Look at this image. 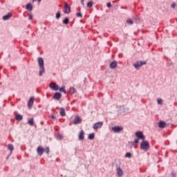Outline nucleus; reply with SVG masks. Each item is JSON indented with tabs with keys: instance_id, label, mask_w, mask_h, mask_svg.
Returning a JSON list of instances; mask_svg holds the SVG:
<instances>
[{
	"instance_id": "c03bdc74",
	"label": "nucleus",
	"mask_w": 177,
	"mask_h": 177,
	"mask_svg": "<svg viewBox=\"0 0 177 177\" xmlns=\"http://www.w3.org/2000/svg\"><path fill=\"white\" fill-rule=\"evenodd\" d=\"M37 0H32V2H35Z\"/></svg>"
},
{
	"instance_id": "1a4fd4ad",
	"label": "nucleus",
	"mask_w": 177,
	"mask_h": 177,
	"mask_svg": "<svg viewBox=\"0 0 177 177\" xmlns=\"http://www.w3.org/2000/svg\"><path fill=\"white\" fill-rule=\"evenodd\" d=\"M53 99H54V100H60V99H62V93L59 92H56L54 94Z\"/></svg>"
},
{
	"instance_id": "49530a36",
	"label": "nucleus",
	"mask_w": 177,
	"mask_h": 177,
	"mask_svg": "<svg viewBox=\"0 0 177 177\" xmlns=\"http://www.w3.org/2000/svg\"><path fill=\"white\" fill-rule=\"evenodd\" d=\"M1 95H2V93H0V96H1Z\"/></svg>"
},
{
	"instance_id": "bb28decb",
	"label": "nucleus",
	"mask_w": 177,
	"mask_h": 177,
	"mask_svg": "<svg viewBox=\"0 0 177 177\" xmlns=\"http://www.w3.org/2000/svg\"><path fill=\"white\" fill-rule=\"evenodd\" d=\"M127 24L132 26L133 24V20L132 19H129L127 20Z\"/></svg>"
},
{
	"instance_id": "2eb2a0df",
	"label": "nucleus",
	"mask_w": 177,
	"mask_h": 177,
	"mask_svg": "<svg viewBox=\"0 0 177 177\" xmlns=\"http://www.w3.org/2000/svg\"><path fill=\"white\" fill-rule=\"evenodd\" d=\"M26 9L28 10L29 12H32V9H34V7L32 6V4L31 3H28L26 6Z\"/></svg>"
},
{
	"instance_id": "c85d7f7f",
	"label": "nucleus",
	"mask_w": 177,
	"mask_h": 177,
	"mask_svg": "<svg viewBox=\"0 0 177 177\" xmlns=\"http://www.w3.org/2000/svg\"><path fill=\"white\" fill-rule=\"evenodd\" d=\"M92 6H93V1H91L87 3V8H92Z\"/></svg>"
},
{
	"instance_id": "412c9836",
	"label": "nucleus",
	"mask_w": 177,
	"mask_h": 177,
	"mask_svg": "<svg viewBox=\"0 0 177 177\" xmlns=\"http://www.w3.org/2000/svg\"><path fill=\"white\" fill-rule=\"evenodd\" d=\"M15 120L17 121H21V120H23V116L21 114L18 113L15 115Z\"/></svg>"
},
{
	"instance_id": "5701e85b",
	"label": "nucleus",
	"mask_w": 177,
	"mask_h": 177,
	"mask_svg": "<svg viewBox=\"0 0 177 177\" xmlns=\"http://www.w3.org/2000/svg\"><path fill=\"white\" fill-rule=\"evenodd\" d=\"M8 150L10 151V154H12V153L13 152V150H15V147H13V145H12V144L8 145Z\"/></svg>"
},
{
	"instance_id": "f704fd0d",
	"label": "nucleus",
	"mask_w": 177,
	"mask_h": 177,
	"mask_svg": "<svg viewBox=\"0 0 177 177\" xmlns=\"http://www.w3.org/2000/svg\"><path fill=\"white\" fill-rule=\"evenodd\" d=\"M77 17H82V13L81 12L77 13Z\"/></svg>"
},
{
	"instance_id": "72a5a7b5",
	"label": "nucleus",
	"mask_w": 177,
	"mask_h": 177,
	"mask_svg": "<svg viewBox=\"0 0 177 177\" xmlns=\"http://www.w3.org/2000/svg\"><path fill=\"white\" fill-rule=\"evenodd\" d=\"M171 6L173 9H175V8H176V3H173Z\"/></svg>"
},
{
	"instance_id": "c9c22d12",
	"label": "nucleus",
	"mask_w": 177,
	"mask_h": 177,
	"mask_svg": "<svg viewBox=\"0 0 177 177\" xmlns=\"http://www.w3.org/2000/svg\"><path fill=\"white\" fill-rule=\"evenodd\" d=\"M133 143H134V145L139 143V139H138V138L136 139V140L133 141Z\"/></svg>"
},
{
	"instance_id": "2f4dec72",
	"label": "nucleus",
	"mask_w": 177,
	"mask_h": 177,
	"mask_svg": "<svg viewBox=\"0 0 177 177\" xmlns=\"http://www.w3.org/2000/svg\"><path fill=\"white\" fill-rule=\"evenodd\" d=\"M57 137L59 138V140H63V136H62V134H58Z\"/></svg>"
},
{
	"instance_id": "39448f33",
	"label": "nucleus",
	"mask_w": 177,
	"mask_h": 177,
	"mask_svg": "<svg viewBox=\"0 0 177 177\" xmlns=\"http://www.w3.org/2000/svg\"><path fill=\"white\" fill-rule=\"evenodd\" d=\"M136 136L138 139H141L142 140H145L146 139V136L143 134V132L139 131L136 133Z\"/></svg>"
},
{
	"instance_id": "58836bf2",
	"label": "nucleus",
	"mask_w": 177,
	"mask_h": 177,
	"mask_svg": "<svg viewBox=\"0 0 177 177\" xmlns=\"http://www.w3.org/2000/svg\"><path fill=\"white\" fill-rule=\"evenodd\" d=\"M51 118H52V120H57L56 116H55L54 115H51Z\"/></svg>"
},
{
	"instance_id": "a19ab883",
	"label": "nucleus",
	"mask_w": 177,
	"mask_h": 177,
	"mask_svg": "<svg viewBox=\"0 0 177 177\" xmlns=\"http://www.w3.org/2000/svg\"><path fill=\"white\" fill-rule=\"evenodd\" d=\"M176 176V174H175V173L171 172V176H172V177H175Z\"/></svg>"
},
{
	"instance_id": "9d476101",
	"label": "nucleus",
	"mask_w": 177,
	"mask_h": 177,
	"mask_svg": "<svg viewBox=\"0 0 177 177\" xmlns=\"http://www.w3.org/2000/svg\"><path fill=\"white\" fill-rule=\"evenodd\" d=\"M79 140H84L85 139V131L84 130H81L78 135Z\"/></svg>"
},
{
	"instance_id": "e433bc0d",
	"label": "nucleus",
	"mask_w": 177,
	"mask_h": 177,
	"mask_svg": "<svg viewBox=\"0 0 177 177\" xmlns=\"http://www.w3.org/2000/svg\"><path fill=\"white\" fill-rule=\"evenodd\" d=\"M106 6H107V8H111V3H106Z\"/></svg>"
},
{
	"instance_id": "6ab92c4d",
	"label": "nucleus",
	"mask_w": 177,
	"mask_h": 177,
	"mask_svg": "<svg viewBox=\"0 0 177 177\" xmlns=\"http://www.w3.org/2000/svg\"><path fill=\"white\" fill-rule=\"evenodd\" d=\"M10 17H12V13L8 12V15H4L3 17V20H9V19H10Z\"/></svg>"
},
{
	"instance_id": "a878e982",
	"label": "nucleus",
	"mask_w": 177,
	"mask_h": 177,
	"mask_svg": "<svg viewBox=\"0 0 177 177\" xmlns=\"http://www.w3.org/2000/svg\"><path fill=\"white\" fill-rule=\"evenodd\" d=\"M62 17V12L60 11H58L55 15V18L59 20V19Z\"/></svg>"
},
{
	"instance_id": "37998d69",
	"label": "nucleus",
	"mask_w": 177,
	"mask_h": 177,
	"mask_svg": "<svg viewBox=\"0 0 177 177\" xmlns=\"http://www.w3.org/2000/svg\"><path fill=\"white\" fill-rule=\"evenodd\" d=\"M38 1V2H41V1H42V0H37Z\"/></svg>"
},
{
	"instance_id": "393cba45",
	"label": "nucleus",
	"mask_w": 177,
	"mask_h": 177,
	"mask_svg": "<svg viewBox=\"0 0 177 177\" xmlns=\"http://www.w3.org/2000/svg\"><path fill=\"white\" fill-rule=\"evenodd\" d=\"M62 23L63 24H66V25L68 24V23H70V19H68V17H66L62 21Z\"/></svg>"
},
{
	"instance_id": "f03ea898",
	"label": "nucleus",
	"mask_w": 177,
	"mask_h": 177,
	"mask_svg": "<svg viewBox=\"0 0 177 177\" xmlns=\"http://www.w3.org/2000/svg\"><path fill=\"white\" fill-rule=\"evenodd\" d=\"M140 149L144 151H149V149H150V143L149 141L142 140V142L140 143Z\"/></svg>"
},
{
	"instance_id": "473e14b6",
	"label": "nucleus",
	"mask_w": 177,
	"mask_h": 177,
	"mask_svg": "<svg viewBox=\"0 0 177 177\" xmlns=\"http://www.w3.org/2000/svg\"><path fill=\"white\" fill-rule=\"evenodd\" d=\"M158 104H162V99H158Z\"/></svg>"
},
{
	"instance_id": "7c9ffc66",
	"label": "nucleus",
	"mask_w": 177,
	"mask_h": 177,
	"mask_svg": "<svg viewBox=\"0 0 177 177\" xmlns=\"http://www.w3.org/2000/svg\"><path fill=\"white\" fill-rule=\"evenodd\" d=\"M44 151L45 153H46V154H49V151H50L49 147H46L44 149Z\"/></svg>"
},
{
	"instance_id": "f3484780",
	"label": "nucleus",
	"mask_w": 177,
	"mask_h": 177,
	"mask_svg": "<svg viewBox=\"0 0 177 177\" xmlns=\"http://www.w3.org/2000/svg\"><path fill=\"white\" fill-rule=\"evenodd\" d=\"M158 127L159 128H165L167 127V122L161 120L158 122Z\"/></svg>"
},
{
	"instance_id": "4c0bfd02",
	"label": "nucleus",
	"mask_w": 177,
	"mask_h": 177,
	"mask_svg": "<svg viewBox=\"0 0 177 177\" xmlns=\"http://www.w3.org/2000/svg\"><path fill=\"white\" fill-rule=\"evenodd\" d=\"M32 19H33L32 15L30 14L29 15V20H32Z\"/></svg>"
},
{
	"instance_id": "a211bd4d",
	"label": "nucleus",
	"mask_w": 177,
	"mask_h": 177,
	"mask_svg": "<svg viewBox=\"0 0 177 177\" xmlns=\"http://www.w3.org/2000/svg\"><path fill=\"white\" fill-rule=\"evenodd\" d=\"M60 111H59V114L62 117H66V109H64V108L61 107L59 109Z\"/></svg>"
},
{
	"instance_id": "20e7f679",
	"label": "nucleus",
	"mask_w": 177,
	"mask_h": 177,
	"mask_svg": "<svg viewBox=\"0 0 177 177\" xmlns=\"http://www.w3.org/2000/svg\"><path fill=\"white\" fill-rule=\"evenodd\" d=\"M111 129L113 131L115 132V133H118L121 132V131H123L124 127H120V126H115V127H112Z\"/></svg>"
},
{
	"instance_id": "9b49d317",
	"label": "nucleus",
	"mask_w": 177,
	"mask_h": 177,
	"mask_svg": "<svg viewBox=\"0 0 177 177\" xmlns=\"http://www.w3.org/2000/svg\"><path fill=\"white\" fill-rule=\"evenodd\" d=\"M37 151L38 156H42V154L45 153V149H44L42 147H38L37 149Z\"/></svg>"
},
{
	"instance_id": "ddd939ff",
	"label": "nucleus",
	"mask_w": 177,
	"mask_h": 177,
	"mask_svg": "<svg viewBox=\"0 0 177 177\" xmlns=\"http://www.w3.org/2000/svg\"><path fill=\"white\" fill-rule=\"evenodd\" d=\"M81 122V117L77 115L75 116V119L73 120L74 125H78Z\"/></svg>"
},
{
	"instance_id": "aec40b11",
	"label": "nucleus",
	"mask_w": 177,
	"mask_h": 177,
	"mask_svg": "<svg viewBox=\"0 0 177 177\" xmlns=\"http://www.w3.org/2000/svg\"><path fill=\"white\" fill-rule=\"evenodd\" d=\"M69 92L71 95H74V93H76L77 90L75 89V88H74V86H71L69 88Z\"/></svg>"
},
{
	"instance_id": "0eeeda50",
	"label": "nucleus",
	"mask_w": 177,
	"mask_h": 177,
	"mask_svg": "<svg viewBox=\"0 0 177 177\" xmlns=\"http://www.w3.org/2000/svg\"><path fill=\"white\" fill-rule=\"evenodd\" d=\"M102 127H103V122H98L93 125V128L95 131H96V129H100Z\"/></svg>"
},
{
	"instance_id": "f257e3e1",
	"label": "nucleus",
	"mask_w": 177,
	"mask_h": 177,
	"mask_svg": "<svg viewBox=\"0 0 177 177\" xmlns=\"http://www.w3.org/2000/svg\"><path fill=\"white\" fill-rule=\"evenodd\" d=\"M38 64L39 68V75L42 77L43 74H45V64L44 62V58H38Z\"/></svg>"
},
{
	"instance_id": "c756f323",
	"label": "nucleus",
	"mask_w": 177,
	"mask_h": 177,
	"mask_svg": "<svg viewBox=\"0 0 177 177\" xmlns=\"http://www.w3.org/2000/svg\"><path fill=\"white\" fill-rule=\"evenodd\" d=\"M28 124H30L31 125V127L34 126V119L32 118V119L29 120Z\"/></svg>"
},
{
	"instance_id": "dca6fc26",
	"label": "nucleus",
	"mask_w": 177,
	"mask_h": 177,
	"mask_svg": "<svg viewBox=\"0 0 177 177\" xmlns=\"http://www.w3.org/2000/svg\"><path fill=\"white\" fill-rule=\"evenodd\" d=\"M117 66H118L117 61H113L110 64L109 67L110 68H112L114 70V68H117Z\"/></svg>"
},
{
	"instance_id": "a18cd8bd",
	"label": "nucleus",
	"mask_w": 177,
	"mask_h": 177,
	"mask_svg": "<svg viewBox=\"0 0 177 177\" xmlns=\"http://www.w3.org/2000/svg\"><path fill=\"white\" fill-rule=\"evenodd\" d=\"M7 158H9V156L7 157Z\"/></svg>"
},
{
	"instance_id": "7ed1b4c3",
	"label": "nucleus",
	"mask_w": 177,
	"mask_h": 177,
	"mask_svg": "<svg viewBox=\"0 0 177 177\" xmlns=\"http://www.w3.org/2000/svg\"><path fill=\"white\" fill-rule=\"evenodd\" d=\"M146 64H147V62H146V61H137L133 64V66L135 67V68H136V70H139V68H140L142 66H145Z\"/></svg>"
},
{
	"instance_id": "423d86ee",
	"label": "nucleus",
	"mask_w": 177,
	"mask_h": 177,
	"mask_svg": "<svg viewBox=\"0 0 177 177\" xmlns=\"http://www.w3.org/2000/svg\"><path fill=\"white\" fill-rule=\"evenodd\" d=\"M71 10V7L68 6V3H66L64 7V12L66 15H68L70 14Z\"/></svg>"
},
{
	"instance_id": "6e6552de",
	"label": "nucleus",
	"mask_w": 177,
	"mask_h": 177,
	"mask_svg": "<svg viewBox=\"0 0 177 177\" xmlns=\"http://www.w3.org/2000/svg\"><path fill=\"white\" fill-rule=\"evenodd\" d=\"M49 86H50V89H52L53 91H59V85H57L55 82L50 83Z\"/></svg>"
},
{
	"instance_id": "b1692460",
	"label": "nucleus",
	"mask_w": 177,
	"mask_h": 177,
	"mask_svg": "<svg viewBox=\"0 0 177 177\" xmlns=\"http://www.w3.org/2000/svg\"><path fill=\"white\" fill-rule=\"evenodd\" d=\"M58 91L59 92H63L64 93H67V92L66 91V87H64V86H62L61 88L58 87Z\"/></svg>"
},
{
	"instance_id": "ea45409f",
	"label": "nucleus",
	"mask_w": 177,
	"mask_h": 177,
	"mask_svg": "<svg viewBox=\"0 0 177 177\" xmlns=\"http://www.w3.org/2000/svg\"><path fill=\"white\" fill-rule=\"evenodd\" d=\"M84 84H86V82H88V79H86V77L84 78Z\"/></svg>"
},
{
	"instance_id": "f8f14e48",
	"label": "nucleus",
	"mask_w": 177,
	"mask_h": 177,
	"mask_svg": "<svg viewBox=\"0 0 177 177\" xmlns=\"http://www.w3.org/2000/svg\"><path fill=\"white\" fill-rule=\"evenodd\" d=\"M34 97H30V100L28 102V109H31V107H32L33 104H34Z\"/></svg>"
},
{
	"instance_id": "4468645a",
	"label": "nucleus",
	"mask_w": 177,
	"mask_h": 177,
	"mask_svg": "<svg viewBox=\"0 0 177 177\" xmlns=\"http://www.w3.org/2000/svg\"><path fill=\"white\" fill-rule=\"evenodd\" d=\"M117 175L119 177H121L124 175V171H122V169L120 167L116 169Z\"/></svg>"
},
{
	"instance_id": "79ce46f5",
	"label": "nucleus",
	"mask_w": 177,
	"mask_h": 177,
	"mask_svg": "<svg viewBox=\"0 0 177 177\" xmlns=\"http://www.w3.org/2000/svg\"><path fill=\"white\" fill-rule=\"evenodd\" d=\"M81 3H82V5L84 6V5H85L84 3V0H81Z\"/></svg>"
},
{
	"instance_id": "4be33fe9",
	"label": "nucleus",
	"mask_w": 177,
	"mask_h": 177,
	"mask_svg": "<svg viewBox=\"0 0 177 177\" xmlns=\"http://www.w3.org/2000/svg\"><path fill=\"white\" fill-rule=\"evenodd\" d=\"M88 139H89V140H93V139H95V133L88 134Z\"/></svg>"
},
{
	"instance_id": "cd10ccee",
	"label": "nucleus",
	"mask_w": 177,
	"mask_h": 177,
	"mask_svg": "<svg viewBox=\"0 0 177 177\" xmlns=\"http://www.w3.org/2000/svg\"><path fill=\"white\" fill-rule=\"evenodd\" d=\"M132 157V153H131L130 152H127L126 154H125V158H131Z\"/></svg>"
}]
</instances>
